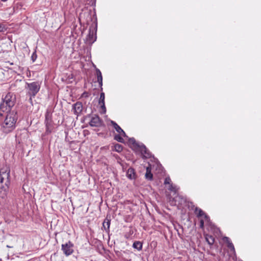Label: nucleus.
I'll return each mask as SVG.
<instances>
[{
  "label": "nucleus",
  "instance_id": "9b49d317",
  "mask_svg": "<svg viewBox=\"0 0 261 261\" xmlns=\"http://www.w3.org/2000/svg\"><path fill=\"white\" fill-rule=\"evenodd\" d=\"M111 123L113 125V127L115 129L116 131L121 135L123 137L128 138V136L126 135L124 131L117 124L116 122L114 121H111Z\"/></svg>",
  "mask_w": 261,
  "mask_h": 261
},
{
  "label": "nucleus",
  "instance_id": "412c9836",
  "mask_svg": "<svg viewBox=\"0 0 261 261\" xmlns=\"http://www.w3.org/2000/svg\"><path fill=\"white\" fill-rule=\"evenodd\" d=\"M227 247L230 249L231 251H232L234 255L236 256V254L234 247L231 242L227 244Z\"/></svg>",
  "mask_w": 261,
  "mask_h": 261
},
{
  "label": "nucleus",
  "instance_id": "f03ea898",
  "mask_svg": "<svg viewBox=\"0 0 261 261\" xmlns=\"http://www.w3.org/2000/svg\"><path fill=\"white\" fill-rule=\"evenodd\" d=\"M11 184L10 169L5 167L0 169V197H7Z\"/></svg>",
  "mask_w": 261,
  "mask_h": 261
},
{
  "label": "nucleus",
  "instance_id": "9d476101",
  "mask_svg": "<svg viewBox=\"0 0 261 261\" xmlns=\"http://www.w3.org/2000/svg\"><path fill=\"white\" fill-rule=\"evenodd\" d=\"M72 110L76 115L80 114L83 110V104L81 102L77 101L72 105Z\"/></svg>",
  "mask_w": 261,
  "mask_h": 261
},
{
  "label": "nucleus",
  "instance_id": "f3484780",
  "mask_svg": "<svg viewBox=\"0 0 261 261\" xmlns=\"http://www.w3.org/2000/svg\"><path fill=\"white\" fill-rule=\"evenodd\" d=\"M195 213L197 215V217H203L205 213L200 208L198 207H196L195 209Z\"/></svg>",
  "mask_w": 261,
  "mask_h": 261
},
{
  "label": "nucleus",
  "instance_id": "cd10ccee",
  "mask_svg": "<svg viewBox=\"0 0 261 261\" xmlns=\"http://www.w3.org/2000/svg\"><path fill=\"white\" fill-rule=\"evenodd\" d=\"M204 221H205L206 223H209L210 222V218L208 215H207L206 214L204 215V216L203 217Z\"/></svg>",
  "mask_w": 261,
  "mask_h": 261
},
{
  "label": "nucleus",
  "instance_id": "6e6552de",
  "mask_svg": "<svg viewBox=\"0 0 261 261\" xmlns=\"http://www.w3.org/2000/svg\"><path fill=\"white\" fill-rule=\"evenodd\" d=\"M102 123V120L97 115H94L91 117L89 125L92 127H100Z\"/></svg>",
  "mask_w": 261,
  "mask_h": 261
},
{
  "label": "nucleus",
  "instance_id": "4be33fe9",
  "mask_svg": "<svg viewBox=\"0 0 261 261\" xmlns=\"http://www.w3.org/2000/svg\"><path fill=\"white\" fill-rule=\"evenodd\" d=\"M115 150L116 151L120 152L122 151L123 147L121 145L119 144H116L114 146Z\"/></svg>",
  "mask_w": 261,
  "mask_h": 261
},
{
  "label": "nucleus",
  "instance_id": "2f4dec72",
  "mask_svg": "<svg viewBox=\"0 0 261 261\" xmlns=\"http://www.w3.org/2000/svg\"><path fill=\"white\" fill-rule=\"evenodd\" d=\"M82 96L84 97H88L89 96V93L87 92H84L82 94Z\"/></svg>",
  "mask_w": 261,
  "mask_h": 261
},
{
  "label": "nucleus",
  "instance_id": "72a5a7b5",
  "mask_svg": "<svg viewBox=\"0 0 261 261\" xmlns=\"http://www.w3.org/2000/svg\"><path fill=\"white\" fill-rule=\"evenodd\" d=\"M7 247H8V248H10V247H10V246H9V245H7Z\"/></svg>",
  "mask_w": 261,
  "mask_h": 261
},
{
  "label": "nucleus",
  "instance_id": "1a4fd4ad",
  "mask_svg": "<svg viewBox=\"0 0 261 261\" xmlns=\"http://www.w3.org/2000/svg\"><path fill=\"white\" fill-rule=\"evenodd\" d=\"M96 40V33H94L91 29L89 30V33L86 37V42L88 44H93Z\"/></svg>",
  "mask_w": 261,
  "mask_h": 261
},
{
  "label": "nucleus",
  "instance_id": "6ab92c4d",
  "mask_svg": "<svg viewBox=\"0 0 261 261\" xmlns=\"http://www.w3.org/2000/svg\"><path fill=\"white\" fill-rule=\"evenodd\" d=\"M168 190L171 192L176 193L178 190V188L177 186L173 185L172 184L169 186Z\"/></svg>",
  "mask_w": 261,
  "mask_h": 261
},
{
  "label": "nucleus",
  "instance_id": "39448f33",
  "mask_svg": "<svg viewBox=\"0 0 261 261\" xmlns=\"http://www.w3.org/2000/svg\"><path fill=\"white\" fill-rule=\"evenodd\" d=\"M40 83L39 82H33L31 83H27L25 88L27 90V95L31 100L32 97H35L40 89Z\"/></svg>",
  "mask_w": 261,
  "mask_h": 261
},
{
  "label": "nucleus",
  "instance_id": "b1692460",
  "mask_svg": "<svg viewBox=\"0 0 261 261\" xmlns=\"http://www.w3.org/2000/svg\"><path fill=\"white\" fill-rule=\"evenodd\" d=\"M7 27L3 23H0V32H5L7 31Z\"/></svg>",
  "mask_w": 261,
  "mask_h": 261
},
{
  "label": "nucleus",
  "instance_id": "7ed1b4c3",
  "mask_svg": "<svg viewBox=\"0 0 261 261\" xmlns=\"http://www.w3.org/2000/svg\"><path fill=\"white\" fill-rule=\"evenodd\" d=\"M16 103V95L13 93L8 92L4 96H2V101L0 104V116L3 113H9Z\"/></svg>",
  "mask_w": 261,
  "mask_h": 261
},
{
  "label": "nucleus",
  "instance_id": "c85d7f7f",
  "mask_svg": "<svg viewBox=\"0 0 261 261\" xmlns=\"http://www.w3.org/2000/svg\"><path fill=\"white\" fill-rule=\"evenodd\" d=\"M222 240H223V241L224 242H226L227 244H228L229 243L231 242V241H230V239L228 237H223Z\"/></svg>",
  "mask_w": 261,
  "mask_h": 261
},
{
  "label": "nucleus",
  "instance_id": "a878e982",
  "mask_svg": "<svg viewBox=\"0 0 261 261\" xmlns=\"http://www.w3.org/2000/svg\"><path fill=\"white\" fill-rule=\"evenodd\" d=\"M164 184L165 185L168 184L169 186H170V184H172L171 180L169 177H167L165 178V181H164Z\"/></svg>",
  "mask_w": 261,
  "mask_h": 261
},
{
  "label": "nucleus",
  "instance_id": "c756f323",
  "mask_svg": "<svg viewBox=\"0 0 261 261\" xmlns=\"http://www.w3.org/2000/svg\"><path fill=\"white\" fill-rule=\"evenodd\" d=\"M222 240H223V241L224 242H226L227 244H228L229 243L231 242V241H230V239L228 237H223Z\"/></svg>",
  "mask_w": 261,
  "mask_h": 261
},
{
  "label": "nucleus",
  "instance_id": "bb28decb",
  "mask_svg": "<svg viewBox=\"0 0 261 261\" xmlns=\"http://www.w3.org/2000/svg\"><path fill=\"white\" fill-rule=\"evenodd\" d=\"M37 58V55L36 52L34 51L31 56V60L33 61V62H34L36 60Z\"/></svg>",
  "mask_w": 261,
  "mask_h": 261
},
{
  "label": "nucleus",
  "instance_id": "393cba45",
  "mask_svg": "<svg viewBox=\"0 0 261 261\" xmlns=\"http://www.w3.org/2000/svg\"><path fill=\"white\" fill-rule=\"evenodd\" d=\"M101 105L100 107L102 109V111L100 112L101 114H104L106 113V107L105 106V103L103 102V103H101V104H100Z\"/></svg>",
  "mask_w": 261,
  "mask_h": 261
},
{
  "label": "nucleus",
  "instance_id": "ddd939ff",
  "mask_svg": "<svg viewBox=\"0 0 261 261\" xmlns=\"http://www.w3.org/2000/svg\"><path fill=\"white\" fill-rule=\"evenodd\" d=\"M96 73L97 77V82L99 84L100 87L101 88V90H102V74L100 70L98 68L96 69Z\"/></svg>",
  "mask_w": 261,
  "mask_h": 261
},
{
  "label": "nucleus",
  "instance_id": "0eeeda50",
  "mask_svg": "<svg viewBox=\"0 0 261 261\" xmlns=\"http://www.w3.org/2000/svg\"><path fill=\"white\" fill-rule=\"evenodd\" d=\"M73 247L74 244L70 241H68L66 243L62 244L61 250L66 256H68L73 253Z\"/></svg>",
  "mask_w": 261,
  "mask_h": 261
},
{
  "label": "nucleus",
  "instance_id": "7c9ffc66",
  "mask_svg": "<svg viewBox=\"0 0 261 261\" xmlns=\"http://www.w3.org/2000/svg\"><path fill=\"white\" fill-rule=\"evenodd\" d=\"M204 221L203 219H201L200 221V227L203 228L204 227Z\"/></svg>",
  "mask_w": 261,
  "mask_h": 261
},
{
  "label": "nucleus",
  "instance_id": "423d86ee",
  "mask_svg": "<svg viewBox=\"0 0 261 261\" xmlns=\"http://www.w3.org/2000/svg\"><path fill=\"white\" fill-rule=\"evenodd\" d=\"M45 135L50 134L54 128V123L52 119V114L50 112L47 110L45 114Z\"/></svg>",
  "mask_w": 261,
  "mask_h": 261
},
{
  "label": "nucleus",
  "instance_id": "5701e85b",
  "mask_svg": "<svg viewBox=\"0 0 261 261\" xmlns=\"http://www.w3.org/2000/svg\"><path fill=\"white\" fill-rule=\"evenodd\" d=\"M105 93L103 92H101L100 94V97L99 99V101H98L99 104H101V103L105 102Z\"/></svg>",
  "mask_w": 261,
  "mask_h": 261
},
{
  "label": "nucleus",
  "instance_id": "473e14b6",
  "mask_svg": "<svg viewBox=\"0 0 261 261\" xmlns=\"http://www.w3.org/2000/svg\"><path fill=\"white\" fill-rule=\"evenodd\" d=\"M90 116H91V115L89 114L87 116H86V117H90Z\"/></svg>",
  "mask_w": 261,
  "mask_h": 261
},
{
  "label": "nucleus",
  "instance_id": "4468645a",
  "mask_svg": "<svg viewBox=\"0 0 261 261\" xmlns=\"http://www.w3.org/2000/svg\"><path fill=\"white\" fill-rule=\"evenodd\" d=\"M111 224V220L106 218L102 223V227L103 229L109 232L110 231V226Z\"/></svg>",
  "mask_w": 261,
  "mask_h": 261
},
{
  "label": "nucleus",
  "instance_id": "2eb2a0df",
  "mask_svg": "<svg viewBox=\"0 0 261 261\" xmlns=\"http://www.w3.org/2000/svg\"><path fill=\"white\" fill-rule=\"evenodd\" d=\"M145 176L146 179L149 180H152L153 175L151 172V169L149 167H147L146 168V172Z\"/></svg>",
  "mask_w": 261,
  "mask_h": 261
},
{
  "label": "nucleus",
  "instance_id": "f8f14e48",
  "mask_svg": "<svg viewBox=\"0 0 261 261\" xmlns=\"http://www.w3.org/2000/svg\"><path fill=\"white\" fill-rule=\"evenodd\" d=\"M126 176L129 179H135L136 178V174L135 169L130 167L128 169L126 172Z\"/></svg>",
  "mask_w": 261,
  "mask_h": 261
},
{
  "label": "nucleus",
  "instance_id": "20e7f679",
  "mask_svg": "<svg viewBox=\"0 0 261 261\" xmlns=\"http://www.w3.org/2000/svg\"><path fill=\"white\" fill-rule=\"evenodd\" d=\"M128 142L131 145L132 149L136 152H140L143 158L148 159L151 158V153L143 143L136 142L134 138H129Z\"/></svg>",
  "mask_w": 261,
  "mask_h": 261
},
{
  "label": "nucleus",
  "instance_id": "aec40b11",
  "mask_svg": "<svg viewBox=\"0 0 261 261\" xmlns=\"http://www.w3.org/2000/svg\"><path fill=\"white\" fill-rule=\"evenodd\" d=\"M122 136L121 135H120V134L116 135L114 136V139L116 140V141H117L119 142L123 143L124 142V139H123Z\"/></svg>",
  "mask_w": 261,
  "mask_h": 261
},
{
  "label": "nucleus",
  "instance_id": "f257e3e1",
  "mask_svg": "<svg viewBox=\"0 0 261 261\" xmlns=\"http://www.w3.org/2000/svg\"><path fill=\"white\" fill-rule=\"evenodd\" d=\"M18 114L16 111L12 110L7 114L4 119L0 118V130L3 133L8 134L13 132L16 126Z\"/></svg>",
  "mask_w": 261,
  "mask_h": 261
},
{
  "label": "nucleus",
  "instance_id": "dca6fc26",
  "mask_svg": "<svg viewBox=\"0 0 261 261\" xmlns=\"http://www.w3.org/2000/svg\"><path fill=\"white\" fill-rule=\"evenodd\" d=\"M133 247L137 250L140 251L142 249V243L140 241H135L133 244Z\"/></svg>",
  "mask_w": 261,
  "mask_h": 261
},
{
  "label": "nucleus",
  "instance_id": "a211bd4d",
  "mask_svg": "<svg viewBox=\"0 0 261 261\" xmlns=\"http://www.w3.org/2000/svg\"><path fill=\"white\" fill-rule=\"evenodd\" d=\"M205 239H206V242H207V243L210 245V246H212V245H213V244L214 243V242H215V239L212 236H210V235H206L205 236Z\"/></svg>",
  "mask_w": 261,
  "mask_h": 261
}]
</instances>
